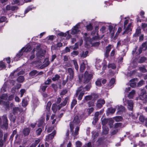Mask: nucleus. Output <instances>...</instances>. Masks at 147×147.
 <instances>
[{"mask_svg": "<svg viewBox=\"0 0 147 147\" xmlns=\"http://www.w3.org/2000/svg\"><path fill=\"white\" fill-rule=\"evenodd\" d=\"M69 100V98L67 97L65 98L64 100L59 105L57 106L56 104H53L52 106V109L54 113H55L57 109V108H58V109L59 110L61 108L65 106Z\"/></svg>", "mask_w": 147, "mask_h": 147, "instance_id": "nucleus-1", "label": "nucleus"}, {"mask_svg": "<svg viewBox=\"0 0 147 147\" xmlns=\"http://www.w3.org/2000/svg\"><path fill=\"white\" fill-rule=\"evenodd\" d=\"M93 78V74H90L88 71H86L84 73V83L86 84L89 82Z\"/></svg>", "mask_w": 147, "mask_h": 147, "instance_id": "nucleus-2", "label": "nucleus"}, {"mask_svg": "<svg viewBox=\"0 0 147 147\" xmlns=\"http://www.w3.org/2000/svg\"><path fill=\"white\" fill-rule=\"evenodd\" d=\"M80 119L79 118L78 116L76 115L75 116L73 121V123H71L70 124V127L71 131H72L73 130L74 128V124H78L80 123Z\"/></svg>", "mask_w": 147, "mask_h": 147, "instance_id": "nucleus-3", "label": "nucleus"}, {"mask_svg": "<svg viewBox=\"0 0 147 147\" xmlns=\"http://www.w3.org/2000/svg\"><path fill=\"white\" fill-rule=\"evenodd\" d=\"M7 97V94H2L0 97L1 100L0 101V104L4 105L5 106L6 108H7L8 107L9 104V102L8 101L7 102H4L3 101V100H6Z\"/></svg>", "mask_w": 147, "mask_h": 147, "instance_id": "nucleus-4", "label": "nucleus"}, {"mask_svg": "<svg viewBox=\"0 0 147 147\" xmlns=\"http://www.w3.org/2000/svg\"><path fill=\"white\" fill-rule=\"evenodd\" d=\"M140 100L143 101V102L145 103L147 102V92L144 89L141 90V93L139 97Z\"/></svg>", "mask_w": 147, "mask_h": 147, "instance_id": "nucleus-5", "label": "nucleus"}, {"mask_svg": "<svg viewBox=\"0 0 147 147\" xmlns=\"http://www.w3.org/2000/svg\"><path fill=\"white\" fill-rule=\"evenodd\" d=\"M31 50V46L30 45H28L26 48H23L19 52L18 54L17 55V56L18 57H20L23 54L22 51L24 50L23 51L26 52L30 51Z\"/></svg>", "mask_w": 147, "mask_h": 147, "instance_id": "nucleus-6", "label": "nucleus"}, {"mask_svg": "<svg viewBox=\"0 0 147 147\" xmlns=\"http://www.w3.org/2000/svg\"><path fill=\"white\" fill-rule=\"evenodd\" d=\"M67 73L69 75V79L71 81L74 78V69L71 68H69L67 69Z\"/></svg>", "mask_w": 147, "mask_h": 147, "instance_id": "nucleus-7", "label": "nucleus"}, {"mask_svg": "<svg viewBox=\"0 0 147 147\" xmlns=\"http://www.w3.org/2000/svg\"><path fill=\"white\" fill-rule=\"evenodd\" d=\"M80 27V26L79 24H77L73 28H72V30L71 31V34H74L77 33L80 31L79 28Z\"/></svg>", "mask_w": 147, "mask_h": 147, "instance_id": "nucleus-8", "label": "nucleus"}, {"mask_svg": "<svg viewBox=\"0 0 147 147\" xmlns=\"http://www.w3.org/2000/svg\"><path fill=\"white\" fill-rule=\"evenodd\" d=\"M126 102L128 104L127 108L128 109L132 111L133 109L134 103L133 101L131 100L126 101Z\"/></svg>", "mask_w": 147, "mask_h": 147, "instance_id": "nucleus-9", "label": "nucleus"}, {"mask_svg": "<svg viewBox=\"0 0 147 147\" xmlns=\"http://www.w3.org/2000/svg\"><path fill=\"white\" fill-rule=\"evenodd\" d=\"M56 132L55 131H53L52 133L49 134L48 136H47L46 138V141H49V140L52 139L54 136L55 135Z\"/></svg>", "mask_w": 147, "mask_h": 147, "instance_id": "nucleus-10", "label": "nucleus"}, {"mask_svg": "<svg viewBox=\"0 0 147 147\" xmlns=\"http://www.w3.org/2000/svg\"><path fill=\"white\" fill-rule=\"evenodd\" d=\"M112 48V45H109L106 47V50L105 53V57L106 58H108L109 57V53L111 50Z\"/></svg>", "mask_w": 147, "mask_h": 147, "instance_id": "nucleus-11", "label": "nucleus"}, {"mask_svg": "<svg viewBox=\"0 0 147 147\" xmlns=\"http://www.w3.org/2000/svg\"><path fill=\"white\" fill-rule=\"evenodd\" d=\"M30 132V129L28 127L24 128L22 131V133L24 136L29 135Z\"/></svg>", "mask_w": 147, "mask_h": 147, "instance_id": "nucleus-12", "label": "nucleus"}, {"mask_svg": "<svg viewBox=\"0 0 147 147\" xmlns=\"http://www.w3.org/2000/svg\"><path fill=\"white\" fill-rule=\"evenodd\" d=\"M79 130V127L78 126L75 129V131H73L72 133V135L73 136H74L75 139L76 138V136L78 134V131Z\"/></svg>", "mask_w": 147, "mask_h": 147, "instance_id": "nucleus-13", "label": "nucleus"}, {"mask_svg": "<svg viewBox=\"0 0 147 147\" xmlns=\"http://www.w3.org/2000/svg\"><path fill=\"white\" fill-rule=\"evenodd\" d=\"M131 23L129 24L128 26L125 29V31L123 33V34H127L129 32L131 31Z\"/></svg>", "mask_w": 147, "mask_h": 147, "instance_id": "nucleus-14", "label": "nucleus"}, {"mask_svg": "<svg viewBox=\"0 0 147 147\" xmlns=\"http://www.w3.org/2000/svg\"><path fill=\"white\" fill-rule=\"evenodd\" d=\"M84 40L86 41V42L90 41V36L87 33H85L83 35Z\"/></svg>", "mask_w": 147, "mask_h": 147, "instance_id": "nucleus-15", "label": "nucleus"}, {"mask_svg": "<svg viewBox=\"0 0 147 147\" xmlns=\"http://www.w3.org/2000/svg\"><path fill=\"white\" fill-rule=\"evenodd\" d=\"M2 119H3V122L4 123V125L5 126V128L7 129V127L8 125V123H7L8 120L7 117L6 116H3L2 117Z\"/></svg>", "mask_w": 147, "mask_h": 147, "instance_id": "nucleus-16", "label": "nucleus"}, {"mask_svg": "<svg viewBox=\"0 0 147 147\" xmlns=\"http://www.w3.org/2000/svg\"><path fill=\"white\" fill-rule=\"evenodd\" d=\"M91 87V83H90L88 84H87L86 86L83 88V92H84L85 91H89Z\"/></svg>", "mask_w": 147, "mask_h": 147, "instance_id": "nucleus-17", "label": "nucleus"}, {"mask_svg": "<svg viewBox=\"0 0 147 147\" xmlns=\"http://www.w3.org/2000/svg\"><path fill=\"white\" fill-rule=\"evenodd\" d=\"M45 52V51H44V52L40 50V51L37 54V57L39 58L40 57L42 58V57H44Z\"/></svg>", "mask_w": 147, "mask_h": 147, "instance_id": "nucleus-18", "label": "nucleus"}, {"mask_svg": "<svg viewBox=\"0 0 147 147\" xmlns=\"http://www.w3.org/2000/svg\"><path fill=\"white\" fill-rule=\"evenodd\" d=\"M116 107L117 108L118 112H123L125 110V107L122 105L117 106Z\"/></svg>", "mask_w": 147, "mask_h": 147, "instance_id": "nucleus-19", "label": "nucleus"}, {"mask_svg": "<svg viewBox=\"0 0 147 147\" xmlns=\"http://www.w3.org/2000/svg\"><path fill=\"white\" fill-rule=\"evenodd\" d=\"M135 94V91L134 90H132L129 94L128 96L130 98H132L133 97L134 95Z\"/></svg>", "mask_w": 147, "mask_h": 147, "instance_id": "nucleus-20", "label": "nucleus"}, {"mask_svg": "<svg viewBox=\"0 0 147 147\" xmlns=\"http://www.w3.org/2000/svg\"><path fill=\"white\" fill-rule=\"evenodd\" d=\"M86 68V65L83 62L80 65V70L81 72H83Z\"/></svg>", "mask_w": 147, "mask_h": 147, "instance_id": "nucleus-21", "label": "nucleus"}, {"mask_svg": "<svg viewBox=\"0 0 147 147\" xmlns=\"http://www.w3.org/2000/svg\"><path fill=\"white\" fill-rule=\"evenodd\" d=\"M38 73V71L36 70H33L31 71L29 74V76L33 77L35 76L36 75H37Z\"/></svg>", "mask_w": 147, "mask_h": 147, "instance_id": "nucleus-22", "label": "nucleus"}, {"mask_svg": "<svg viewBox=\"0 0 147 147\" xmlns=\"http://www.w3.org/2000/svg\"><path fill=\"white\" fill-rule=\"evenodd\" d=\"M47 87V86L44 85V84H41L40 86V90H41L42 92H44L45 91Z\"/></svg>", "mask_w": 147, "mask_h": 147, "instance_id": "nucleus-23", "label": "nucleus"}, {"mask_svg": "<svg viewBox=\"0 0 147 147\" xmlns=\"http://www.w3.org/2000/svg\"><path fill=\"white\" fill-rule=\"evenodd\" d=\"M83 88H83L81 86L80 87L78 88V89L76 90V93L75 94V96L76 97H77L79 93L82 91V92H83Z\"/></svg>", "mask_w": 147, "mask_h": 147, "instance_id": "nucleus-24", "label": "nucleus"}, {"mask_svg": "<svg viewBox=\"0 0 147 147\" xmlns=\"http://www.w3.org/2000/svg\"><path fill=\"white\" fill-rule=\"evenodd\" d=\"M114 122V121L111 119H108V123L110 128L112 127L113 125Z\"/></svg>", "mask_w": 147, "mask_h": 147, "instance_id": "nucleus-25", "label": "nucleus"}, {"mask_svg": "<svg viewBox=\"0 0 147 147\" xmlns=\"http://www.w3.org/2000/svg\"><path fill=\"white\" fill-rule=\"evenodd\" d=\"M20 111V109L18 107H15L13 109V114H15L17 113Z\"/></svg>", "mask_w": 147, "mask_h": 147, "instance_id": "nucleus-26", "label": "nucleus"}, {"mask_svg": "<svg viewBox=\"0 0 147 147\" xmlns=\"http://www.w3.org/2000/svg\"><path fill=\"white\" fill-rule=\"evenodd\" d=\"M116 111L115 108H113L112 107L109 108L107 109L108 112L111 113H113Z\"/></svg>", "mask_w": 147, "mask_h": 147, "instance_id": "nucleus-27", "label": "nucleus"}, {"mask_svg": "<svg viewBox=\"0 0 147 147\" xmlns=\"http://www.w3.org/2000/svg\"><path fill=\"white\" fill-rule=\"evenodd\" d=\"M28 104L27 100L26 98L23 99L22 102V105L23 107L26 106Z\"/></svg>", "mask_w": 147, "mask_h": 147, "instance_id": "nucleus-28", "label": "nucleus"}, {"mask_svg": "<svg viewBox=\"0 0 147 147\" xmlns=\"http://www.w3.org/2000/svg\"><path fill=\"white\" fill-rule=\"evenodd\" d=\"M88 53V52L87 51H86L85 52L83 51L80 54V56L83 58H85L87 56Z\"/></svg>", "mask_w": 147, "mask_h": 147, "instance_id": "nucleus-29", "label": "nucleus"}, {"mask_svg": "<svg viewBox=\"0 0 147 147\" xmlns=\"http://www.w3.org/2000/svg\"><path fill=\"white\" fill-rule=\"evenodd\" d=\"M86 27L87 30L88 31H90L92 30L93 29V26L92 24L90 23L89 24L87 25Z\"/></svg>", "mask_w": 147, "mask_h": 147, "instance_id": "nucleus-30", "label": "nucleus"}, {"mask_svg": "<svg viewBox=\"0 0 147 147\" xmlns=\"http://www.w3.org/2000/svg\"><path fill=\"white\" fill-rule=\"evenodd\" d=\"M114 119L116 121H121L123 119L122 117L121 116H117L114 118Z\"/></svg>", "mask_w": 147, "mask_h": 147, "instance_id": "nucleus-31", "label": "nucleus"}, {"mask_svg": "<svg viewBox=\"0 0 147 147\" xmlns=\"http://www.w3.org/2000/svg\"><path fill=\"white\" fill-rule=\"evenodd\" d=\"M24 78L23 76H20L18 78L17 80L19 82H22L24 81Z\"/></svg>", "mask_w": 147, "mask_h": 147, "instance_id": "nucleus-32", "label": "nucleus"}, {"mask_svg": "<svg viewBox=\"0 0 147 147\" xmlns=\"http://www.w3.org/2000/svg\"><path fill=\"white\" fill-rule=\"evenodd\" d=\"M73 63L75 67L76 70H78L79 69L78 65L76 60H73Z\"/></svg>", "mask_w": 147, "mask_h": 147, "instance_id": "nucleus-33", "label": "nucleus"}, {"mask_svg": "<svg viewBox=\"0 0 147 147\" xmlns=\"http://www.w3.org/2000/svg\"><path fill=\"white\" fill-rule=\"evenodd\" d=\"M49 64V62L47 59H45L44 63L43 65V66L44 67H46L48 66Z\"/></svg>", "mask_w": 147, "mask_h": 147, "instance_id": "nucleus-34", "label": "nucleus"}, {"mask_svg": "<svg viewBox=\"0 0 147 147\" xmlns=\"http://www.w3.org/2000/svg\"><path fill=\"white\" fill-rule=\"evenodd\" d=\"M5 67L6 65L4 62L2 61L0 62V70H2L4 68H5Z\"/></svg>", "mask_w": 147, "mask_h": 147, "instance_id": "nucleus-35", "label": "nucleus"}, {"mask_svg": "<svg viewBox=\"0 0 147 147\" xmlns=\"http://www.w3.org/2000/svg\"><path fill=\"white\" fill-rule=\"evenodd\" d=\"M44 120V119H42L38 121V124L39 127L43 125Z\"/></svg>", "mask_w": 147, "mask_h": 147, "instance_id": "nucleus-36", "label": "nucleus"}, {"mask_svg": "<svg viewBox=\"0 0 147 147\" xmlns=\"http://www.w3.org/2000/svg\"><path fill=\"white\" fill-rule=\"evenodd\" d=\"M115 82V79L114 78H112L108 84V86H111L112 85L114 84Z\"/></svg>", "mask_w": 147, "mask_h": 147, "instance_id": "nucleus-37", "label": "nucleus"}, {"mask_svg": "<svg viewBox=\"0 0 147 147\" xmlns=\"http://www.w3.org/2000/svg\"><path fill=\"white\" fill-rule=\"evenodd\" d=\"M122 125V124L121 123H117L115 124L114 128H116L121 127Z\"/></svg>", "mask_w": 147, "mask_h": 147, "instance_id": "nucleus-38", "label": "nucleus"}, {"mask_svg": "<svg viewBox=\"0 0 147 147\" xmlns=\"http://www.w3.org/2000/svg\"><path fill=\"white\" fill-rule=\"evenodd\" d=\"M60 77L59 75L56 74L55 76L53 78L52 80L54 81H55L58 80L60 78Z\"/></svg>", "mask_w": 147, "mask_h": 147, "instance_id": "nucleus-39", "label": "nucleus"}, {"mask_svg": "<svg viewBox=\"0 0 147 147\" xmlns=\"http://www.w3.org/2000/svg\"><path fill=\"white\" fill-rule=\"evenodd\" d=\"M51 106V102H48L47 104L46 107V109L48 111L50 110V107Z\"/></svg>", "mask_w": 147, "mask_h": 147, "instance_id": "nucleus-40", "label": "nucleus"}, {"mask_svg": "<svg viewBox=\"0 0 147 147\" xmlns=\"http://www.w3.org/2000/svg\"><path fill=\"white\" fill-rule=\"evenodd\" d=\"M62 44L61 42H58L57 45H55L53 47H55V49H57V47H60L62 46Z\"/></svg>", "mask_w": 147, "mask_h": 147, "instance_id": "nucleus-41", "label": "nucleus"}, {"mask_svg": "<svg viewBox=\"0 0 147 147\" xmlns=\"http://www.w3.org/2000/svg\"><path fill=\"white\" fill-rule=\"evenodd\" d=\"M84 92H81L80 93L79 95L78 96V99L79 100H82V97L84 94Z\"/></svg>", "mask_w": 147, "mask_h": 147, "instance_id": "nucleus-42", "label": "nucleus"}, {"mask_svg": "<svg viewBox=\"0 0 147 147\" xmlns=\"http://www.w3.org/2000/svg\"><path fill=\"white\" fill-rule=\"evenodd\" d=\"M108 121V119H104L102 121V124L103 125H105Z\"/></svg>", "mask_w": 147, "mask_h": 147, "instance_id": "nucleus-43", "label": "nucleus"}, {"mask_svg": "<svg viewBox=\"0 0 147 147\" xmlns=\"http://www.w3.org/2000/svg\"><path fill=\"white\" fill-rule=\"evenodd\" d=\"M51 82V80L50 79H48L45 82L44 84L46 86L49 85Z\"/></svg>", "mask_w": 147, "mask_h": 147, "instance_id": "nucleus-44", "label": "nucleus"}, {"mask_svg": "<svg viewBox=\"0 0 147 147\" xmlns=\"http://www.w3.org/2000/svg\"><path fill=\"white\" fill-rule=\"evenodd\" d=\"M141 31L140 29H137L134 34L135 36H138L141 33Z\"/></svg>", "mask_w": 147, "mask_h": 147, "instance_id": "nucleus-45", "label": "nucleus"}, {"mask_svg": "<svg viewBox=\"0 0 147 147\" xmlns=\"http://www.w3.org/2000/svg\"><path fill=\"white\" fill-rule=\"evenodd\" d=\"M77 101L76 99H74L71 104V108L72 109L74 107L76 104L77 103Z\"/></svg>", "mask_w": 147, "mask_h": 147, "instance_id": "nucleus-46", "label": "nucleus"}, {"mask_svg": "<svg viewBox=\"0 0 147 147\" xmlns=\"http://www.w3.org/2000/svg\"><path fill=\"white\" fill-rule=\"evenodd\" d=\"M92 98V97L91 95L87 96L84 98L85 100L87 101L91 100Z\"/></svg>", "mask_w": 147, "mask_h": 147, "instance_id": "nucleus-47", "label": "nucleus"}, {"mask_svg": "<svg viewBox=\"0 0 147 147\" xmlns=\"http://www.w3.org/2000/svg\"><path fill=\"white\" fill-rule=\"evenodd\" d=\"M139 119L140 121L142 122H143L145 120V119L143 115H140L139 117Z\"/></svg>", "mask_w": 147, "mask_h": 147, "instance_id": "nucleus-48", "label": "nucleus"}, {"mask_svg": "<svg viewBox=\"0 0 147 147\" xmlns=\"http://www.w3.org/2000/svg\"><path fill=\"white\" fill-rule=\"evenodd\" d=\"M101 80L100 79H98L97 80L96 82L95 83L96 84V86H101Z\"/></svg>", "mask_w": 147, "mask_h": 147, "instance_id": "nucleus-49", "label": "nucleus"}, {"mask_svg": "<svg viewBox=\"0 0 147 147\" xmlns=\"http://www.w3.org/2000/svg\"><path fill=\"white\" fill-rule=\"evenodd\" d=\"M51 86L54 89L55 91H56L57 90V86L54 84H52L51 85Z\"/></svg>", "mask_w": 147, "mask_h": 147, "instance_id": "nucleus-50", "label": "nucleus"}, {"mask_svg": "<svg viewBox=\"0 0 147 147\" xmlns=\"http://www.w3.org/2000/svg\"><path fill=\"white\" fill-rule=\"evenodd\" d=\"M109 131V129L108 127H103V132L104 134H107Z\"/></svg>", "mask_w": 147, "mask_h": 147, "instance_id": "nucleus-51", "label": "nucleus"}, {"mask_svg": "<svg viewBox=\"0 0 147 147\" xmlns=\"http://www.w3.org/2000/svg\"><path fill=\"white\" fill-rule=\"evenodd\" d=\"M139 70L143 73L146 72L147 70L144 67H139Z\"/></svg>", "mask_w": 147, "mask_h": 147, "instance_id": "nucleus-52", "label": "nucleus"}, {"mask_svg": "<svg viewBox=\"0 0 147 147\" xmlns=\"http://www.w3.org/2000/svg\"><path fill=\"white\" fill-rule=\"evenodd\" d=\"M19 120H20V123H23L24 121L25 117L24 115L21 116L18 118Z\"/></svg>", "mask_w": 147, "mask_h": 147, "instance_id": "nucleus-53", "label": "nucleus"}, {"mask_svg": "<svg viewBox=\"0 0 147 147\" xmlns=\"http://www.w3.org/2000/svg\"><path fill=\"white\" fill-rule=\"evenodd\" d=\"M42 131V130L41 128H38L37 130H36V134L38 135H40L41 134Z\"/></svg>", "mask_w": 147, "mask_h": 147, "instance_id": "nucleus-54", "label": "nucleus"}, {"mask_svg": "<svg viewBox=\"0 0 147 147\" xmlns=\"http://www.w3.org/2000/svg\"><path fill=\"white\" fill-rule=\"evenodd\" d=\"M108 67L109 68H111L112 69H114L116 68V67L115 64H110L108 65Z\"/></svg>", "mask_w": 147, "mask_h": 147, "instance_id": "nucleus-55", "label": "nucleus"}, {"mask_svg": "<svg viewBox=\"0 0 147 147\" xmlns=\"http://www.w3.org/2000/svg\"><path fill=\"white\" fill-rule=\"evenodd\" d=\"M76 147H80L82 145V143L79 141L76 142Z\"/></svg>", "mask_w": 147, "mask_h": 147, "instance_id": "nucleus-56", "label": "nucleus"}, {"mask_svg": "<svg viewBox=\"0 0 147 147\" xmlns=\"http://www.w3.org/2000/svg\"><path fill=\"white\" fill-rule=\"evenodd\" d=\"M146 60V59L145 57H141L140 59L139 63H142L144 62Z\"/></svg>", "mask_w": 147, "mask_h": 147, "instance_id": "nucleus-57", "label": "nucleus"}, {"mask_svg": "<svg viewBox=\"0 0 147 147\" xmlns=\"http://www.w3.org/2000/svg\"><path fill=\"white\" fill-rule=\"evenodd\" d=\"M106 27L105 26H103L100 29V31H101L102 33H104L105 32Z\"/></svg>", "mask_w": 147, "mask_h": 147, "instance_id": "nucleus-58", "label": "nucleus"}, {"mask_svg": "<svg viewBox=\"0 0 147 147\" xmlns=\"http://www.w3.org/2000/svg\"><path fill=\"white\" fill-rule=\"evenodd\" d=\"M25 91V90L24 89H21L20 90V97H22L23 96Z\"/></svg>", "mask_w": 147, "mask_h": 147, "instance_id": "nucleus-59", "label": "nucleus"}, {"mask_svg": "<svg viewBox=\"0 0 147 147\" xmlns=\"http://www.w3.org/2000/svg\"><path fill=\"white\" fill-rule=\"evenodd\" d=\"M57 35L60 36L65 37L66 36V34L62 32H60Z\"/></svg>", "mask_w": 147, "mask_h": 147, "instance_id": "nucleus-60", "label": "nucleus"}, {"mask_svg": "<svg viewBox=\"0 0 147 147\" xmlns=\"http://www.w3.org/2000/svg\"><path fill=\"white\" fill-rule=\"evenodd\" d=\"M109 29L110 32L115 30V29L113 28V26L111 25H110L109 26Z\"/></svg>", "mask_w": 147, "mask_h": 147, "instance_id": "nucleus-61", "label": "nucleus"}, {"mask_svg": "<svg viewBox=\"0 0 147 147\" xmlns=\"http://www.w3.org/2000/svg\"><path fill=\"white\" fill-rule=\"evenodd\" d=\"M98 102H99L102 105L105 103V101L104 99H100L97 101Z\"/></svg>", "mask_w": 147, "mask_h": 147, "instance_id": "nucleus-62", "label": "nucleus"}, {"mask_svg": "<svg viewBox=\"0 0 147 147\" xmlns=\"http://www.w3.org/2000/svg\"><path fill=\"white\" fill-rule=\"evenodd\" d=\"M140 15L141 16V17L143 18H145V16H144V14H145V12H144L142 10L140 13Z\"/></svg>", "mask_w": 147, "mask_h": 147, "instance_id": "nucleus-63", "label": "nucleus"}, {"mask_svg": "<svg viewBox=\"0 0 147 147\" xmlns=\"http://www.w3.org/2000/svg\"><path fill=\"white\" fill-rule=\"evenodd\" d=\"M14 97V94H13L9 96L8 98V100H12Z\"/></svg>", "mask_w": 147, "mask_h": 147, "instance_id": "nucleus-64", "label": "nucleus"}]
</instances>
